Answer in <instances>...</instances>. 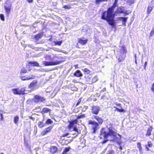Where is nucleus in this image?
Masks as SVG:
<instances>
[{"label":"nucleus","mask_w":154,"mask_h":154,"mask_svg":"<svg viewBox=\"0 0 154 154\" xmlns=\"http://www.w3.org/2000/svg\"><path fill=\"white\" fill-rule=\"evenodd\" d=\"M127 17H120L117 18L118 20H122V24L124 26H125V23L127 21Z\"/></svg>","instance_id":"13"},{"label":"nucleus","mask_w":154,"mask_h":154,"mask_svg":"<svg viewBox=\"0 0 154 154\" xmlns=\"http://www.w3.org/2000/svg\"><path fill=\"white\" fill-rule=\"evenodd\" d=\"M66 152H65L63 150L62 154H66Z\"/></svg>","instance_id":"60"},{"label":"nucleus","mask_w":154,"mask_h":154,"mask_svg":"<svg viewBox=\"0 0 154 154\" xmlns=\"http://www.w3.org/2000/svg\"><path fill=\"white\" fill-rule=\"evenodd\" d=\"M93 118L96 120L100 125L102 124L103 120L99 116H94Z\"/></svg>","instance_id":"12"},{"label":"nucleus","mask_w":154,"mask_h":154,"mask_svg":"<svg viewBox=\"0 0 154 154\" xmlns=\"http://www.w3.org/2000/svg\"><path fill=\"white\" fill-rule=\"evenodd\" d=\"M51 111V109L48 108H44L42 109L41 112L43 114L45 113L48 112H50Z\"/></svg>","instance_id":"22"},{"label":"nucleus","mask_w":154,"mask_h":154,"mask_svg":"<svg viewBox=\"0 0 154 154\" xmlns=\"http://www.w3.org/2000/svg\"><path fill=\"white\" fill-rule=\"evenodd\" d=\"M37 81L33 80L28 86L29 88L31 90H33L36 89L37 86Z\"/></svg>","instance_id":"7"},{"label":"nucleus","mask_w":154,"mask_h":154,"mask_svg":"<svg viewBox=\"0 0 154 154\" xmlns=\"http://www.w3.org/2000/svg\"><path fill=\"white\" fill-rule=\"evenodd\" d=\"M88 106H85L82 109V110L83 111H85L86 110L88 109Z\"/></svg>","instance_id":"36"},{"label":"nucleus","mask_w":154,"mask_h":154,"mask_svg":"<svg viewBox=\"0 0 154 154\" xmlns=\"http://www.w3.org/2000/svg\"><path fill=\"white\" fill-rule=\"evenodd\" d=\"M35 76L33 75H30L29 76H23L22 75H20V78L23 81H25L29 80L30 79H33L34 78Z\"/></svg>","instance_id":"10"},{"label":"nucleus","mask_w":154,"mask_h":154,"mask_svg":"<svg viewBox=\"0 0 154 154\" xmlns=\"http://www.w3.org/2000/svg\"><path fill=\"white\" fill-rule=\"evenodd\" d=\"M106 0H96V3L99 4L100 2L105 1Z\"/></svg>","instance_id":"42"},{"label":"nucleus","mask_w":154,"mask_h":154,"mask_svg":"<svg viewBox=\"0 0 154 154\" xmlns=\"http://www.w3.org/2000/svg\"><path fill=\"white\" fill-rule=\"evenodd\" d=\"M45 123H44L42 121H39L38 122V125L39 128H42L45 126Z\"/></svg>","instance_id":"23"},{"label":"nucleus","mask_w":154,"mask_h":154,"mask_svg":"<svg viewBox=\"0 0 154 154\" xmlns=\"http://www.w3.org/2000/svg\"><path fill=\"white\" fill-rule=\"evenodd\" d=\"M107 128H103L100 132V138H106L111 137V139H109L110 141H115L117 138L116 133L113 130L112 127L107 126Z\"/></svg>","instance_id":"2"},{"label":"nucleus","mask_w":154,"mask_h":154,"mask_svg":"<svg viewBox=\"0 0 154 154\" xmlns=\"http://www.w3.org/2000/svg\"><path fill=\"white\" fill-rule=\"evenodd\" d=\"M116 105H117L118 106H119L120 107L122 108V107L121 106V105L120 104H116Z\"/></svg>","instance_id":"58"},{"label":"nucleus","mask_w":154,"mask_h":154,"mask_svg":"<svg viewBox=\"0 0 154 154\" xmlns=\"http://www.w3.org/2000/svg\"><path fill=\"white\" fill-rule=\"evenodd\" d=\"M19 120V117L18 116H15L14 118V122L15 124H17Z\"/></svg>","instance_id":"27"},{"label":"nucleus","mask_w":154,"mask_h":154,"mask_svg":"<svg viewBox=\"0 0 154 154\" xmlns=\"http://www.w3.org/2000/svg\"><path fill=\"white\" fill-rule=\"evenodd\" d=\"M105 90H106V88H104L103 89V90H102L100 92H103V91H105Z\"/></svg>","instance_id":"57"},{"label":"nucleus","mask_w":154,"mask_h":154,"mask_svg":"<svg viewBox=\"0 0 154 154\" xmlns=\"http://www.w3.org/2000/svg\"><path fill=\"white\" fill-rule=\"evenodd\" d=\"M78 65H75V68L76 69L78 68Z\"/></svg>","instance_id":"61"},{"label":"nucleus","mask_w":154,"mask_h":154,"mask_svg":"<svg viewBox=\"0 0 154 154\" xmlns=\"http://www.w3.org/2000/svg\"><path fill=\"white\" fill-rule=\"evenodd\" d=\"M152 145H153L152 144V143H151V142H148L147 146L149 147H151L152 146Z\"/></svg>","instance_id":"39"},{"label":"nucleus","mask_w":154,"mask_h":154,"mask_svg":"<svg viewBox=\"0 0 154 154\" xmlns=\"http://www.w3.org/2000/svg\"><path fill=\"white\" fill-rule=\"evenodd\" d=\"M154 7V5H150L147 8V14H149L150 12L152 11V8Z\"/></svg>","instance_id":"19"},{"label":"nucleus","mask_w":154,"mask_h":154,"mask_svg":"<svg viewBox=\"0 0 154 154\" xmlns=\"http://www.w3.org/2000/svg\"><path fill=\"white\" fill-rule=\"evenodd\" d=\"M73 130L75 132V133L73 134V135H75L76 136H77L78 134L80 133V131H79L78 129L75 127L73 128Z\"/></svg>","instance_id":"26"},{"label":"nucleus","mask_w":154,"mask_h":154,"mask_svg":"<svg viewBox=\"0 0 154 154\" xmlns=\"http://www.w3.org/2000/svg\"><path fill=\"white\" fill-rule=\"evenodd\" d=\"M127 2L131 3H132L133 2V0H127Z\"/></svg>","instance_id":"51"},{"label":"nucleus","mask_w":154,"mask_h":154,"mask_svg":"<svg viewBox=\"0 0 154 154\" xmlns=\"http://www.w3.org/2000/svg\"><path fill=\"white\" fill-rule=\"evenodd\" d=\"M28 2L31 3L33 2V0H27Z\"/></svg>","instance_id":"56"},{"label":"nucleus","mask_w":154,"mask_h":154,"mask_svg":"<svg viewBox=\"0 0 154 154\" xmlns=\"http://www.w3.org/2000/svg\"><path fill=\"white\" fill-rule=\"evenodd\" d=\"M69 133L65 134H63V137H66V136H68V135H69Z\"/></svg>","instance_id":"48"},{"label":"nucleus","mask_w":154,"mask_h":154,"mask_svg":"<svg viewBox=\"0 0 154 154\" xmlns=\"http://www.w3.org/2000/svg\"><path fill=\"white\" fill-rule=\"evenodd\" d=\"M84 71L87 74H88L90 72V71L87 68L85 69L84 70Z\"/></svg>","instance_id":"35"},{"label":"nucleus","mask_w":154,"mask_h":154,"mask_svg":"<svg viewBox=\"0 0 154 154\" xmlns=\"http://www.w3.org/2000/svg\"><path fill=\"white\" fill-rule=\"evenodd\" d=\"M81 101H82L81 98H80L78 100V101L76 103V106H78V105H79V104L80 103Z\"/></svg>","instance_id":"43"},{"label":"nucleus","mask_w":154,"mask_h":154,"mask_svg":"<svg viewBox=\"0 0 154 154\" xmlns=\"http://www.w3.org/2000/svg\"><path fill=\"white\" fill-rule=\"evenodd\" d=\"M53 123V121L50 119H48L46 121V124H51Z\"/></svg>","instance_id":"30"},{"label":"nucleus","mask_w":154,"mask_h":154,"mask_svg":"<svg viewBox=\"0 0 154 154\" xmlns=\"http://www.w3.org/2000/svg\"><path fill=\"white\" fill-rule=\"evenodd\" d=\"M135 63L136 64H137V60H136V59H135Z\"/></svg>","instance_id":"62"},{"label":"nucleus","mask_w":154,"mask_h":154,"mask_svg":"<svg viewBox=\"0 0 154 154\" xmlns=\"http://www.w3.org/2000/svg\"><path fill=\"white\" fill-rule=\"evenodd\" d=\"M58 51H59V52H63V53H64V51H63V50H60V49H58Z\"/></svg>","instance_id":"52"},{"label":"nucleus","mask_w":154,"mask_h":154,"mask_svg":"<svg viewBox=\"0 0 154 154\" xmlns=\"http://www.w3.org/2000/svg\"><path fill=\"white\" fill-rule=\"evenodd\" d=\"M54 43L55 44L58 45H60L61 43H62V41H57L56 42H54Z\"/></svg>","instance_id":"31"},{"label":"nucleus","mask_w":154,"mask_h":154,"mask_svg":"<svg viewBox=\"0 0 154 154\" xmlns=\"http://www.w3.org/2000/svg\"><path fill=\"white\" fill-rule=\"evenodd\" d=\"M119 50L117 58L119 62H121L124 60L127 51L125 47L123 46H122Z\"/></svg>","instance_id":"3"},{"label":"nucleus","mask_w":154,"mask_h":154,"mask_svg":"<svg viewBox=\"0 0 154 154\" xmlns=\"http://www.w3.org/2000/svg\"><path fill=\"white\" fill-rule=\"evenodd\" d=\"M88 40L86 39L84 40L82 39V38H80L79 40V43L81 44L82 45H85L87 43Z\"/></svg>","instance_id":"21"},{"label":"nucleus","mask_w":154,"mask_h":154,"mask_svg":"<svg viewBox=\"0 0 154 154\" xmlns=\"http://www.w3.org/2000/svg\"><path fill=\"white\" fill-rule=\"evenodd\" d=\"M27 69L25 67H23L21 69L20 72V75H22V74L23 73H25L27 72Z\"/></svg>","instance_id":"24"},{"label":"nucleus","mask_w":154,"mask_h":154,"mask_svg":"<svg viewBox=\"0 0 154 154\" xmlns=\"http://www.w3.org/2000/svg\"><path fill=\"white\" fill-rule=\"evenodd\" d=\"M45 99L44 97L40 96L35 95L34 96L33 100L34 102L37 103L40 101L43 102L45 101Z\"/></svg>","instance_id":"6"},{"label":"nucleus","mask_w":154,"mask_h":154,"mask_svg":"<svg viewBox=\"0 0 154 154\" xmlns=\"http://www.w3.org/2000/svg\"><path fill=\"white\" fill-rule=\"evenodd\" d=\"M116 110H117L118 112H124V110L123 109H119L117 107H114Z\"/></svg>","instance_id":"29"},{"label":"nucleus","mask_w":154,"mask_h":154,"mask_svg":"<svg viewBox=\"0 0 154 154\" xmlns=\"http://www.w3.org/2000/svg\"><path fill=\"white\" fill-rule=\"evenodd\" d=\"M0 154H4L3 153L1 152L0 153Z\"/></svg>","instance_id":"64"},{"label":"nucleus","mask_w":154,"mask_h":154,"mask_svg":"<svg viewBox=\"0 0 154 154\" xmlns=\"http://www.w3.org/2000/svg\"><path fill=\"white\" fill-rule=\"evenodd\" d=\"M40 149L41 148L39 147H37L35 149V150L36 152V154H38V153L37 152V151L40 150Z\"/></svg>","instance_id":"44"},{"label":"nucleus","mask_w":154,"mask_h":154,"mask_svg":"<svg viewBox=\"0 0 154 154\" xmlns=\"http://www.w3.org/2000/svg\"><path fill=\"white\" fill-rule=\"evenodd\" d=\"M137 144L138 147H139V148H140V147H141V144L140 143H138Z\"/></svg>","instance_id":"47"},{"label":"nucleus","mask_w":154,"mask_h":154,"mask_svg":"<svg viewBox=\"0 0 154 154\" xmlns=\"http://www.w3.org/2000/svg\"><path fill=\"white\" fill-rule=\"evenodd\" d=\"M52 128L51 127H48L45 129L44 131H42L41 133V134L42 135H45L46 133L49 132L50 130Z\"/></svg>","instance_id":"14"},{"label":"nucleus","mask_w":154,"mask_h":154,"mask_svg":"<svg viewBox=\"0 0 154 154\" xmlns=\"http://www.w3.org/2000/svg\"><path fill=\"white\" fill-rule=\"evenodd\" d=\"M77 123V120H75L72 122H70L69 125V129H71V128L73 126L74 124L75 123Z\"/></svg>","instance_id":"20"},{"label":"nucleus","mask_w":154,"mask_h":154,"mask_svg":"<svg viewBox=\"0 0 154 154\" xmlns=\"http://www.w3.org/2000/svg\"><path fill=\"white\" fill-rule=\"evenodd\" d=\"M5 4L7 5H5L4 8L7 13H9L11 8V4L8 2H6Z\"/></svg>","instance_id":"9"},{"label":"nucleus","mask_w":154,"mask_h":154,"mask_svg":"<svg viewBox=\"0 0 154 154\" xmlns=\"http://www.w3.org/2000/svg\"><path fill=\"white\" fill-rule=\"evenodd\" d=\"M70 149V147H67L65 148L64 149V151L65 152H66L67 153L69 151Z\"/></svg>","instance_id":"33"},{"label":"nucleus","mask_w":154,"mask_h":154,"mask_svg":"<svg viewBox=\"0 0 154 154\" xmlns=\"http://www.w3.org/2000/svg\"><path fill=\"white\" fill-rule=\"evenodd\" d=\"M108 153L109 154H114V152L113 150H111L110 151H109Z\"/></svg>","instance_id":"45"},{"label":"nucleus","mask_w":154,"mask_h":154,"mask_svg":"<svg viewBox=\"0 0 154 154\" xmlns=\"http://www.w3.org/2000/svg\"><path fill=\"white\" fill-rule=\"evenodd\" d=\"M30 119H32V120L34 121L35 120V118L31 116L29 117Z\"/></svg>","instance_id":"53"},{"label":"nucleus","mask_w":154,"mask_h":154,"mask_svg":"<svg viewBox=\"0 0 154 154\" xmlns=\"http://www.w3.org/2000/svg\"><path fill=\"white\" fill-rule=\"evenodd\" d=\"M20 90L19 89L16 88L13 89L12 91H13L14 94H21Z\"/></svg>","instance_id":"18"},{"label":"nucleus","mask_w":154,"mask_h":154,"mask_svg":"<svg viewBox=\"0 0 154 154\" xmlns=\"http://www.w3.org/2000/svg\"><path fill=\"white\" fill-rule=\"evenodd\" d=\"M141 62H142V63H143V60L142 59V60H141Z\"/></svg>","instance_id":"63"},{"label":"nucleus","mask_w":154,"mask_h":154,"mask_svg":"<svg viewBox=\"0 0 154 154\" xmlns=\"http://www.w3.org/2000/svg\"><path fill=\"white\" fill-rule=\"evenodd\" d=\"M28 46L32 48H34L33 46L31 44L29 45Z\"/></svg>","instance_id":"49"},{"label":"nucleus","mask_w":154,"mask_h":154,"mask_svg":"<svg viewBox=\"0 0 154 154\" xmlns=\"http://www.w3.org/2000/svg\"><path fill=\"white\" fill-rule=\"evenodd\" d=\"M51 58V56L50 55H49L48 56H47L46 58L47 59L48 58Z\"/></svg>","instance_id":"55"},{"label":"nucleus","mask_w":154,"mask_h":154,"mask_svg":"<svg viewBox=\"0 0 154 154\" xmlns=\"http://www.w3.org/2000/svg\"><path fill=\"white\" fill-rule=\"evenodd\" d=\"M0 116H1V120H2L3 119V117L2 114L1 113L0 114Z\"/></svg>","instance_id":"54"},{"label":"nucleus","mask_w":154,"mask_h":154,"mask_svg":"<svg viewBox=\"0 0 154 154\" xmlns=\"http://www.w3.org/2000/svg\"><path fill=\"white\" fill-rule=\"evenodd\" d=\"M63 8L65 9H70L71 8V7L69 5H65L63 6Z\"/></svg>","instance_id":"37"},{"label":"nucleus","mask_w":154,"mask_h":154,"mask_svg":"<svg viewBox=\"0 0 154 154\" xmlns=\"http://www.w3.org/2000/svg\"><path fill=\"white\" fill-rule=\"evenodd\" d=\"M62 62L61 61L56 60L55 61L47 62L46 61H43V63L45 66L55 65L60 64Z\"/></svg>","instance_id":"5"},{"label":"nucleus","mask_w":154,"mask_h":154,"mask_svg":"<svg viewBox=\"0 0 154 154\" xmlns=\"http://www.w3.org/2000/svg\"><path fill=\"white\" fill-rule=\"evenodd\" d=\"M50 152L51 154L56 153L57 150V148L55 146H51L50 147Z\"/></svg>","instance_id":"15"},{"label":"nucleus","mask_w":154,"mask_h":154,"mask_svg":"<svg viewBox=\"0 0 154 154\" xmlns=\"http://www.w3.org/2000/svg\"><path fill=\"white\" fill-rule=\"evenodd\" d=\"M98 80V79L97 77L95 76L94 77L92 80V81L93 82H95Z\"/></svg>","instance_id":"34"},{"label":"nucleus","mask_w":154,"mask_h":154,"mask_svg":"<svg viewBox=\"0 0 154 154\" xmlns=\"http://www.w3.org/2000/svg\"><path fill=\"white\" fill-rule=\"evenodd\" d=\"M0 18L3 21L4 20H5L4 16V15L2 14H0Z\"/></svg>","instance_id":"41"},{"label":"nucleus","mask_w":154,"mask_h":154,"mask_svg":"<svg viewBox=\"0 0 154 154\" xmlns=\"http://www.w3.org/2000/svg\"><path fill=\"white\" fill-rule=\"evenodd\" d=\"M152 128L151 126L148 128L147 130L146 134V136L149 137L151 135V133L152 131Z\"/></svg>","instance_id":"16"},{"label":"nucleus","mask_w":154,"mask_h":154,"mask_svg":"<svg viewBox=\"0 0 154 154\" xmlns=\"http://www.w3.org/2000/svg\"><path fill=\"white\" fill-rule=\"evenodd\" d=\"M117 11L120 13H123L124 12L122 10L121 8H119L117 9Z\"/></svg>","instance_id":"40"},{"label":"nucleus","mask_w":154,"mask_h":154,"mask_svg":"<svg viewBox=\"0 0 154 154\" xmlns=\"http://www.w3.org/2000/svg\"><path fill=\"white\" fill-rule=\"evenodd\" d=\"M29 63L31 64L32 66H39V64L35 61H31L29 62Z\"/></svg>","instance_id":"25"},{"label":"nucleus","mask_w":154,"mask_h":154,"mask_svg":"<svg viewBox=\"0 0 154 154\" xmlns=\"http://www.w3.org/2000/svg\"><path fill=\"white\" fill-rule=\"evenodd\" d=\"M43 35V32H41L38 34L34 36V38L35 40L38 41L39 39L41 38Z\"/></svg>","instance_id":"11"},{"label":"nucleus","mask_w":154,"mask_h":154,"mask_svg":"<svg viewBox=\"0 0 154 154\" xmlns=\"http://www.w3.org/2000/svg\"><path fill=\"white\" fill-rule=\"evenodd\" d=\"M147 64V61H146L145 62L144 64V69H146V66Z\"/></svg>","instance_id":"46"},{"label":"nucleus","mask_w":154,"mask_h":154,"mask_svg":"<svg viewBox=\"0 0 154 154\" xmlns=\"http://www.w3.org/2000/svg\"><path fill=\"white\" fill-rule=\"evenodd\" d=\"M118 0H115L112 6L109 8L107 11H104L102 13L101 18L106 20L109 24L112 27L115 26V22L114 20L115 15L113 13L114 8L117 6Z\"/></svg>","instance_id":"1"},{"label":"nucleus","mask_w":154,"mask_h":154,"mask_svg":"<svg viewBox=\"0 0 154 154\" xmlns=\"http://www.w3.org/2000/svg\"><path fill=\"white\" fill-rule=\"evenodd\" d=\"M108 140H104L102 142V143H106L107 141H108Z\"/></svg>","instance_id":"50"},{"label":"nucleus","mask_w":154,"mask_h":154,"mask_svg":"<svg viewBox=\"0 0 154 154\" xmlns=\"http://www.w3.org/2000/svg\"><path fill=\"white\" fill-rule=\"evenodd\" d=\"M146 148L147 149V151H149V149L147 147V146H146Z\"/></svg>","instance_id":"59"},{"label":"nucleus","mask_w":154,"mask_h":154,"mask_svg":"<svg viewBox=\"0 0 154 154\" xmlns=\"http://www.w3.org/2000/svg\"><path fill=\"white\" fill-rule=\"evenodd\" d=\"M25 88L24 87L20 89V91L21 94H25L24 91H25Z\"/></svg>","instance_id":"28"},{"label":"nucleus","mask_w":154,"mask_h":154,"mask_svg":"<svg viewBox=\"0 0 154 154\" xmlns=\"http://www.w3.org/2000/svg\"><path fill=\"white\" fill-rule=\"evenodd\" d=\"M100 108L99 106H93L92 107V113L94 114L97 115L98 114L100 111Z\"/></svg>","instance_id":"8"},{"label":"nucleus","mask_w":154,"mask_h":154,"mask_svg":"<svg viewBox=\"0 0 154 154\" xmlns=\"http://www.w3.org/2000/svg\"><path fill=\"white\" fill-rule=\"evenodd\" d=\"M88 124L91 125V127L93 130V133H95L96 131L99 128V125L98 123L95 121L89 120Z\"/></svg>","instance_id":"4"},{"label":"nucleus","mask_w":154,"mask_h":154,"mask_svg":"<svg viewBox=\"0 0 154 154\" xmlns=\"http://www.w3.org/2000/svg\"><path fill=\"white\" fill-rule=\"evenodd\" d=\"M74 75L77 77H82V74L79 70H77L74 74Z\"/></svg>","instance_id":"17"},{"label":"nucleus","mask_w":154,"mask_h":154,"mask_svg":"<svg viewBox=\"0 0 154 154\" xmlns=\"http://www.w3.org/2000/svg\"><path fill=\"white\" fill-rule=\"evenodd\" d=\"M154 33V28H153L152 31H151L150 34V36H152L153 34V33Z\"/></svg>","instance_id":"38"},{"label":"nucleus","mask_w":154,"mask_h":154,"mask_svg":"<svg viewBox=\"0 0 154 154\" xmlns=\"http://www.w3.org/2000/svg\"><path fill=\"white\" fill-rule=\"evenodd\" d=\"M85 117V115L84 114H81L80 115L78 116L77 117V119H79L81 118H84Z\"/></svg>","instance_id":"32"}]
</instances>
